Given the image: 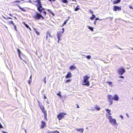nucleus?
<instances>
[{"label": "nucleus", "mask_w": 133, "mask_h": 133, "mask_svg": "<svg viewBox=\"0 0 133 133\" xmlns=\"http://www.w3.org/2000/svg\"><path fill=\"white\" fill-rule=\"evenodd\" d=\"M71 4H73V3H72Z\"/></svg>", "instance_id": "nucleus-60"}, {"label": "nucleus", "mask_w": 133, "mask_h": 133, "mask_svg": "<svg viewBox=\"0 0 133 133\" xmlns=\"http://www.w3.org/2000/svg\"><path fill=\"white\" fill-rule=\"evenodd\" d=\"M9 23L10 24H11L13 25H14V24L13 23V21H10L9 22Z\"/></svg>", "instance_id": "nucleus-33"}, {"label": "nucleus", "mask_w": 133, "mask_h": 133, "mask_svg": "<svg viewBox=\"0 0 133 133\" xmlns=\"http://www.w3.org/2000/svg\"><path fill=\"white\" fill-rule=\"evenodd\" d=\"M118 73L122 75L125 72V70L123 68H121L118 70Z\"/></svg>", "instance_id": "nucleus-9"}, {"label": "nucleus", "mask_w": 133, "mask_h": 133, "mask_svg": "<svg viewBox=\"0 0 133 133\" xmlns=\"http://www.w3.org/2000/svg\"><path fill=\"white\" fill-rule=\"evenodd\" d=\"M71 81V80L70 79H69L68 80H66L65 81V82L66 83H68L69 82H70Z\"/></svg>", "instance_id": "nucleus-35"}, {"label": "nucleus", "mask_w": 133, "mask_h": 133, "mask_svg": "<svg viewBox=\"0 0 133 133\" xmlns=\"http://www.w3.org/2000/svg\"><path fill=\"white\" fill-rule=\"evenodd\" d=\"M33 17L35 20H39L41 18L42 20L44 19V18L41 14L37 12L36 13V14Z\"/></svg>", "instance_id": "nucleus-3"}, {"label": "nucleus", "mask_w": 133, "mask_h": 133, "mask_svg": "<svg viewBox=\"0 0 133 133\" xmlns=\"http://www.w3.org/2000/svg\"><path fill=\"white\" fill-rule=\"evenodd\" d=\"M71 77V74L70 72H69L65 76V78H70Z\"/></svg>", "instance_id": "nucleus-14"}, {"label": "nucleus", "mask_w": 133, "mask_h": 133, "mask_svg": "<svg viewBox=\"0 0 133 133\" xmlns=\"http://www.w3.org/2000/svg\"><path fill=\"white\" fill-rule=\"evenodd\" d=\"M107 83H108V84L109 86H111V87H113V86L112 85V82H107Z\"/></svg>", "instance_id": "nucleus-24"}, {"label": "nucleus", "mask_w": 133, "mask_h": 133, "mask_svg": "<svg viewBox=\"0 0 133 133\" xmlns=\"http://www.w3.org/2000/svg\"><path fill=\"white\" fill-rule=\"evenodd\" d=\"M63 34V33L61 32H58L57 33V37L58 39V43H59V41L61 40L60 38L62 37Z\"/></svg>", "instance_id": "nucleus-10"}, {"label": "nucleus", "mask_w": 133, "mask_h": 133, "mask_svg": "<svg viewBox=\"0 0 133 133\" xmlns=\"http://www.w3.org/2000/svg\"><path fill=\"white\" fill-rule=\"evenodd\" d=\"M72 1H73L75 2H76V1L75 0H72Z\"/></svg>", "instance_id": "nucleus-54"}, {"label": "nucleus", "mask_w": 133, "mask_h": 133, "mask_svg": "<svg viewBox=\"0 0 133 133\" xmlns=\"http://www.w3.org/2000/svg\"><path fill=\"white\" fill-rule=\"evenodd\" d=\"M20 0L21 1H24V0Z\"/></svg>", "instance_id": "nucleus-58"}, {"label": "nucleus", "mask_w": 133, "mask_h": 133, "mask_svg": "<svg viewBox=\"0 0 133 133\" xmlns=\"http://www.w3.org/2000/svg\"><path fill=\"white\" fill-rule=\"evenodd\" d=\"M52 38V36L49 33H48L46 35V39L48 40V42H50L51 39Z\"/></svg>", "instance_id": "nucleus-11"}, {"label": "nucleus", "mask_w": 133, "mask_h": 133, "mask_svg": "<svg viewBox=\"0 0 133 133\" xmlns=\"http://www.w3.org/2000/svg\"><path fill=\"white\" fill-rule=\"evenodd\" d=\"M86 58L88 59H90L91 58V56L90 55H88L87 56H84Z\"/></svg>", "instance_id": "nucleus-29"}, {"label": "nucleus", "mask_w": 133, "mask_h": 133, "mask_svg": "<svg viewBox=\"0 0 133 133\" xmlns=\"http://www.w3.org/2000/svg\"><path fill=\"white\" fill-rule=\"evenodd\" d=\"M66 115V113L61 112L59 113L57 115V117L59 120H61L62 118H64L65 116Z\"/></svg>", "instance_id": "nucleus-4"}, {"label": "nucleus", "mask_w": 133, "mask_h": 133, "mask_svg": "<svg viewBox=\"0 0 133 133\" xmlns=\"http://www.w3.org/2000/svg\"><path fill=\"white\" fill-rule=\"evenodd\" d=\"M18 7L22 11L24 12H26V10L23 8H21L19 5H17Z\"/></svg>", "instance_id": "nucleus-17"}, {"label": "nucleus", "mask_w": 133, "mask_h": 133, "mask_svg": "<svg viewBox=\"0 0 133 133\" xmlns=\"http://www.w3.org/2000/svg\"><path fill=\"white\" fill-rule=\"evenodd\" d=\"M41 124L40 125V128L41 129L43 128L44 127L46 126V123L45 122L42 121L41 122Z\"/></svg>", "instance_id": "nucleus-12"}, {"label": "nucleus", "mask_w": 133, "mask_h": 133, "mask_svg": "<svg viewBox=\"0 0 133 133\" xmlns=\"http://www.w3.org/2000/svg\"><path fill=\"white\" fill-rule=\"evenodd\" d=\"M95 17V15L94 14L92 15V16L91 17L90 19L91 20H93L94 19V18Z\"/></svg>", "instance_id": "nucleus-26"}, {"label": "nucleus", "mask_w": 133, "mask_h": 133, "mask_svg": "<svg viewBox=\"0 0 133 133\" xmlns=\"http://www.w3.org/2000/svg\"><path fill=\"white\" fill-rule=\"evenodd\" d=\"M79 6L78 5H77V7L75 9L74 11H78L80 9V8H79Z\"/></svg>", "instance_id": "nucleus-18"}, {"label": "nucleus", "mask_w": 133, "mask_h": 133, "mask_svg": "<svg viewBox=\"0 0 133 133\" xmlns=\"http://www.w3.org/2000/svg\"><path fill=\"white\" fill-rule=\"evenodd\" d=\"M90 77V76L89 75L84 76L82 83V85H86L87 86H89L90 83L88 80Z\"/></svg>", "instance_id": "nucleus-2"}, {"label": "nucleus", "mask_w": 133, "mask_h": 133, "mask_svg": "<svg viewBox=\"0 0 133 133\" xmlns=\"http://www.w3.org/2000/svg\"><path fill=\"white\" fill-rule=\"evenodd\" d=\"M90 12L91 13V14H93V12L91 10H90Z\"/></svg>", "instance_id": "nucleus-41"}, {"label": "nucleus", "mask_w": 133, "mask_h": 133, "mask_svg": "<svg viewBox=\"0 0 133 133\" xmlns=\"http://www.w3.org/2000/svg\"><path fill=\"white\" fill-rule=\"evenodd\" d=\"M119 77L120 78H124V77L123 76H120Z\"/></svg>", "instance_id": "nucleus-48"}, {"label": "nucleus", "mask_w": 133, "mask_h": 133, "mask_svg": "<svg viewBox=\"0 0 133 133\" xmlns=\"http://www.w3.org/2000/svg\"><path fill=\"white\" fill-rule=\"evenodd\" d=\"M129 7L130 9H133V8L131 6H130Z\"/></svg>", "instance_id": "nucleus-50"}, {"label": "nucleus", "mask_w": 133, "mask_h": 133, "mask_svg": "<svg viewBox=\"0 0 133 133\" xmlns=\"http://www.w3.org/2000/svg\"><path fill=\"white\" fill-rule=\"evenodd\" d=\"M76 130L78 131L81 132L82 133L83 132L84 129L83 128L76 129Z\"/></svg>", "instance_id": "nucleus-16"}, {"label": "nucleus", "mask_w": 133, "mask_h": 133, "mask_svg": "<svg viewBox=\"0 0 133 133\" xmlns=\"http://www.w3.org/2000/svg\"><path fill=\"white\" fill-rule=\"evenodd\" d=\"M62 2L64 3H68L67 0H61Z\"/></svg>", "instance_id": "nucleus-23"}, {"label": "nucleus", "mask_w": 133, "mask_h": 133, "mask_svg": "<svg viewBox=\"0 0 133 133\" xmlns=\"http://www.w3.org/2000/svg\"><path fill=\"white\" fill-rule=\"evenodd\" d=\"M76 67L73 65L71 66L70 68V69L71 70H74L76 69Z\"/></svg>", "instance_id": "nucleus-19"}, {"label": "nucleus", "mask_w": 133, "mask_h": 133, "mask_svg": "<svg viewBox=\"0 0 133 133\" xmlns=\"http://www.w3.org/2000/svg\"><path fill=\"white\" fill-rule=\"evenodd\" d=\"M9 15H10V16H12V15H11V14H9Z\"/></svg>", "instance_id": "nucleus-56"}, {"label": "nucleus", "mask_w": 133, "mask_h": 133, "mask_svg": "<svg viewBox=\"0 0 133 133\" xmlns=\"http://www.w3.org/2000/svg\"><path fill=\"white\" fill-rule=\"evenodd\" d=\"M48 0L49 1H50V2H51L52 1L53 2H55V1H56V0Z\"/></svg>", "instance_id": "nucleus-44"}, {"label": "nucleus", "mask_w": 133, "mask_h": 133, "mask_svg": "<svg viewBox=\"0 0 133 133\" xmlns=\"http://www.w3.org/2000/svg\"><path fill=\"white\" fill-rule=\"evenodd\" d=\"M108 100L109 102V104L111 105L113 103V99L112 96L111 95H109L108 97Z\"/></svg>", "instance_id": "nucleus-6"}, {"label": "nucleus", "mask_w": 133, "mask_h": 133, "mask_svg": "<svg viewBox=\"0 0 133 133\" xmlns=\"http://www.w3.org/2000/svg\"><path fill=\"white\" fill-rule=\"evenodd\" d=\"M34 4L35 5L37 8V10L40 13L43 12L45 16L46 14V12L44 11L45 9L43 7L41 2L40 0H37L33 1Z\"/></svg>", "instance_id": "nucleus-1"}, {"label": "nucleus", "mask_w": 133, "mask_h": 133, "mask_svg": "<svg viewBox=\"0 0 133 133\" xmlns=\"http://www.w3.org/2000/svg\"><path fill=\"white\" fill-rule=\"evenodd\" d=\"M38 105L41 110L42 112L44 114H47V111L46 110H45L44 107L42 105H41L39 102Z\"/></svg>", "instance_id": "nucleus-5"}, {"label": "nucleus", "mask_w": 133, "mask_h": 133, "mask_svg": "<svg viewBox=\"0 0 133 133\" xmlns=\"http://www.w3.org/2000/svg\"><path fill=\"white\" fill-rule=\"evenodd\" d=\"M96 21H95L94 22V24L95 25L96 24Z\"/></svg>", "instance_id": "nucleus-47"}, {"label": "nucleus", "mask_w": 133, "mask_h": 133, "mask_svg": "<svg viewBox=\"0 0 133 133\" xmlns=\"http://www.w3.org/2000/svg\"><path fill=\"white\" fill-rule=\"evenodd\" d=\"M17 50H18V54L19 56L20 57V58L21 59H22V58L20 56V53H21V51L18 49H17Z\"/></svg>", "instance_id": "nucleus-21"}, {"label": "nucleus", "mask_w": 133, "mask_h": 133, "mask_svg": "<svg viewBox=\"0 0 133 133\" xmlns=\"http://www.w3.org/2000/svg\"><path fill=\"white\" fill-rule=\"evenodd\" d=\"M69 20V19H68L66 20H65L64 21V22L63 24V25H64L66 24V23H67V22H68V21Z\"/></svg>", "instance_id": "nucleus-27"}, {"label": "nucleus", "mask_w": 133, "mask_h": 133, "mask_svg": "<svg viewBox=\"0 0 133 133\" xmlns=\"http://www.w3.org/2000/svg\"><path fill=\"white\" fill-rule=\"evenodd\" d=\"M44 118L45 119L46 121H47L48 119L47 118V114H44Z\"/></svg>", "instance_id": "nucleus-25"}, {"label": "nucleus", "mask_w": 133, "mask_h": 133, "mask_svg": "<svg viewBox=\"0 0 133 133\" xmlns=\"http://www.w3.org/2000/svg\"><path fill=\"white\" fill-rule=\"evenodd\" d=\"M43 95L44 96V98H43L44 99H46V96L44 94H43Z\"/></svg>", "instance_id": "nucleus-37"}, {"label": "nucleus", "mask_w": 133, "mask_h": 133, "mask_svg": "<svg viewBox=\"0 0 133 133\" xmlns=\"http://www.w3.org/2000/svg\"><path fill=\"white\" fill-rule=\"evenodd\" d=\"M31 81H32V79H29L28 80V83L29 85H30L31 84Z\"/></svg>", "instance_id": "nucleus-31"}, {"label": "nucleus", "mask_w": 133, "mask_h": 133, "mask_svg": "<svg viewBox=\"0 0 133 133\" xmlns=\"http://www.w3.org/2000/svg\"><path fill=\"white\" fill-rule=\"evenodd\" d=\"M24 25H25V26L27 28H29L31 30V29L29 27V25H27V24H25V23H24Z\"/></svg>", "instance_id": "nucleus-32"}, {"label": "nucleus", "mask_w": 133, "mask_h": 133, "mask_svg": "<svg viewBox=\"0 0 133 133\" xmlns=\"http://www.w3.org/2000/svg\"><path fill=\"white\" fill-rule=\"evenodd\" d=\"M121 0H117L113 1L112 2V4H115L119 3L120 2Z\"/></svg>", "instance_id": "nucleus-15"}, {"label": "nucleus", "mask_w": 133, "mask_h": 133, "mask_svg": "<svg viewBox=\"0 0 133 133\" xmlns=\"http://www.w3.org/2000/svg\"><path fill=\"white\" fill-rule=\"evenodd\" d=\"M47 10L50 13H51L52 14V12L50 10L48 9L47 10Z\"/></svg>", "instance_id": "nucleus-38"}, {"label": "nucleus", "mask_w": 133, "mask_h": 133, "mask_svg": "<svg viewBox=\"0 0 133 133\" xmlns=\"http://www.w3.org/2000/svg\"><path fill=\"white\" fill-rule=\"evenodd\" d=\"M76 105L77 106V108H79V107L78 104H76Z\"/></svg>", "instance_id": "nucleus-46"}, {"label": "nucleus", "mask_w": 133, "mask_h": 133, "mask_svg": "<svg viewBox=\"0 0 133 133\" xmlns=\"http://www.w3.org/2000/svg\"><path fill=\"white\" fill-rule=\"evenodd\" d=\"M110 122L112 124L114 125H115L116 124V120L114 119H112L111 116L109 117Z\"/></svg>", "instance_id": "nucleus-7"}, {"label": "nucleus", "mask_w": 133, "mask_h": 133, "mask_svg": "<svg viewBox=\"0 0 133 133\" xmlns=\"http://www.w3.org/2000/svg\"><path fill=\"white\" fill-rule=\"evenodd\" d=\"M32 77V75H31V76H30V79H31Z\"/></svg>", "instance_id": "nucleus-52"}, {"label": "nucleus", "mask_w": 133, "mask_h": 133, "mask_svg": "<svg viewBox=\"0 0 133 133\" xmlns=\"http://www.w3.org/2000/svg\"><path fill=\"white\" fill-rule=\"evenodd\" d=\"M131 49H132V50H133V48H131Z\"/></svg>", "instance_id": "nucleus-57"}, {"label": "nucleus", "mask_w": 133, "mask_h": 133, "mask_svg": "<svg viewBox=\"0 0 133 133\" xmlns=\"http://www.w3.org/2000/svg\"><path fill=\"white\" fill-rule=\"evenodd\" d=\"M95 108L97 110H99L100 109V108L97 105L95 106Z\"/></svg>", "instance_id": "nucleus-22"}, {"label": "nucleus", "mask_w": 133, "mask_h": 133, "mask_svg": "<svg viewBox=\"0 0 133 133\" xmlns=\"http://www.w3.org/2000/svg\"><path fill=\"white\" fill-rule=\"evenodd\" d=\"M44 82L45 84L46 83V77H45L44 79Z\"/></svg>", "instance_id": "nucleus-43"}, {"label": "nucleus", "mask_w": 133, "mask_h": 133, "mask_svg": "<svg viewBox=\"0 0 133 133\" xmlns=\"http://www.w3.org/2000/svg\"><path fill=\"white\" fill-rule=\"evenodd\" d=\"M113 98L114 100L118 101L119 98L117 95H115L114 96V98Z\"/></svg>", "instance_id": "nucleus-13"}, {"label": "nucleus", "mask_w": 133, "mask_h": 133, "mask_svg": "<svg viewBox=\"0 0 133 133\" xmlns=\"http://www.w3.org/2000/svg\"><path fill=\"white\" fill-rule=\"evenodd\" d=\"M14 28L15 29V30H17L16 29V26L15 25H14Z\"/></svg>", "instance_id": "nucleus-49"}, {"label": "nucleus", "mask_w": 133, "mask_h": 133, "mask_svg": "<svg viewBox=\"0 0 133 133\" xmlns=\"http://www.w3.org/2000/svg\"><path fill=\"white\" fill-rule=\"evenodd\" d=\"M62 30H63V31H62V32H62V33H63L64 32V28H62Z\"/></svg>", "instance_id": "nucleus-42"}, {"label": "nucleus", "mask_w": 133, "mask_h": 133, "mask_svg": "<svg viewBox=\"0 0 133 133\" xmlns=\"http://www.w3.org/2000/svg\"><path fill=\"white\" fill-rule=\"evenodd\" d=\"M120 117L122 119H123V116H122V115H121L120 116Z\"/></svg>", "instance_id": "nucleus-45"}, {"label": "nucleus", "mask_w": 133, "mask_h": 133, "mask_svg": "<svg viewBox=\"0 0 133 133\" xmlns=\"http://www.w3.org/2000/svg\"><path fill=\"white\" fill-rule=\"evenodd\" d=\"M8 19H12V18H11V17H8Z\"/></svg>", "instance_id": "nucleus-53"}, {"label": "nucleus", "mask_w": 133, "mask_h": 133, "mask_svg": "<svg viewBox=\"0 0 133 133\" xmlns=\"http://www.w3.org/2000/svg\"><path fill=\"white\" fill-rule=\"evenodd\" d=\"M97 20H101V19H99L97 17L96 18L95 21H96Z\"/></svg>", "instance_id": "nucleus-40"}, {"label": "nucleus", "mask_w": 133, "mask_h": 133, "mask_svg": "<svg viewBox=\"0 0 133 133\" xmlns=\"http://www.w3.org/2000/svg\"><path fill=\"white\" fill-rule=\"evenodd\" d=\"M2 132L3 133H8L7 132H6L5 131H2Z\"/></svg>", "instance_id": "nucleus-51"}, {"label": "nucleus", "mask_w": 133, "mask_h": 133, "mask_svg": "<svg viewBox=\"0 0 133 133\" xmlns=\"http://www.w3.org/2000/svg\"><path fill=\"white\" fill-rule=\"evenodd\" d=\"M88 29L90 30H91L92 31H94V29L92 27H91L90 26H89L88 27Z\"/></svg>", "instance_id": "nucleus-28"}, {"label": "nucleus", "mask_w": 133, "mask_h": 133, "mask_svg": "<svg viewBox=\"0 0 133 133\" xmlns=\"http://www.w3.org/2000/svg\"><path fill=\"white\" fill-rule=\"evenodd\" d=\"M113 10L114 11H121V7H119L117 6L114 5L113 7Z\"/></svg>", "instance_id": "nucleus-8"}, {"label": "nucleus", "mask_w": 133, "mask_h": 133, "mask_svg": "<svg viewBox=\"0 0 133 133\" xmlns=\"http://www.w3.org/2000/svg\"><path fill=\"white\" fill-rule=\"evenodd\" d=\"M23 60L24 62L25 63H26V62L25 61H24Z\"/></svg>", "instance_id": "nucleus-55"}, {"label": "nucleus", "mask_w": 133, "mask_h": 133, "mask_svg": "<svg viewBox=\"0 0 133 133\" xmlns=\"http://www.w3.org/2000/svg\"><path fill=\"white\" fill-rule=\"evenodd\" d=\"M34 29L37 35H39V31H38L37 30V29H36L35 28H34Z\"/></svg>", "instance_id": "nucleus-20"}, {"label": "nucleus", "mask_w": 133, "mask_h": 133, "mask_svg": "<svg viewBox=\"0 0 133 133\" xmlns=\"http://www.w3.org/2000/svg\"><path fill=\"white\" fill-rule=\"evenodd\" d=\"M3 127L0 122V128H3Z\"/></svg>", "instance_id": "nucleus-39"}, {"label": "nucleus", "mask_w": 133, "mask_h": 133, "mask_svg": "<svg viewBox=\"0 0 133 133\" xmlns=\"http://www.w3.org/2000/svg\"><path fill=\"white\" fill-rule=\"evenodd\" d=\"M106 110L107 111H108V112L110 115H111V114L110 112V111H111V110H109V109H107Z\"/></svg>", "instance_id": "nucleus-30"}, {"label": "nucleus", "mask_w": 133, "mask_h": 133, "mask_svg": "<svg viewBox=\"0 0 133 133\" xmlns=\"http://www.w3.org/2000/svg\"><path fill=\"white\" fill-rule=\"evenodd\" d=\"M61 93L60 91H59L58 93L57 94V95L61 97L62 95H61Z\"/></svg>", "instance_id": "nucleus-34"}, {"label": "nucleus", "mask_w": 133, "mask_h": 133, "mask_svg": "<svg viewBox=\"0 0 133 133\" xmlns=\"http://www.w3.org/2000/svg\"><path fill=\"white\" fill-rule=\"evenodd\" d=\"M112 0H111V1L112 2Z\"/></svg>", "instance_id": "nucleus-59"}, {"label": "nucleus", "mask_w": 133, "mask_h": 133, "mask_svg": "<svg viewBox=\"0 0 133 133\" xmlns=\"http://www.w3.org/2000/svg\"><path fill=\"white\" fill-rule=\"evenodd\" d=\"M14 2L15 3H19L20 2V1L19 0H16Z\"/></svg>", "instance_id": "nucleus-36"}]
</instances>
